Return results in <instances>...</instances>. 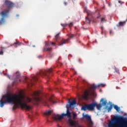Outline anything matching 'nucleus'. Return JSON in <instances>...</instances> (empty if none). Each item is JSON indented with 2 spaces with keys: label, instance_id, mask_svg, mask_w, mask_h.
Masks as SVG:
<instances>
[{
  "label": "nucleus",
  "instance_id": "1",
  "mask_svg": "<svg viewBox=\"0 0 127 127\" xmlns=\"http://www.w3.org/2000/svg\"><path fill=\"white\" fill-rule=\"evenodd\" d=\"M32 102V99L28 97H25L22 94L13 95L7 94L2 96V99L0 100V107H3L4 105L7 103L9 104H13L17 106H20L21 108L26 110H30V106L26 103Z\"/></svg>",
  "mask_w": 127,
  "mask_h": 127
},
{
  "label": "nucleus",
  "instance_id": "2",
  "mask_svg": "<svg viewBox=\"0 0 127 127\" xmlns=\"http://www.w3.org/2000/svg\"><path fill=\"white\" fill-rule=\"evenodd\" d=\"M53 75V69L51 68L49 69L45 70L42 69L40 71V72L37 73V75L32 77V80H30V82H28L27 80V77H25V80L26 82H27L28 86L30 87L34 84V82H37L38 80V76H41L42 77L50 78V76Z\"/></svg>",
  "mask_w": 127,
  "mask_h": 127
},
{
  "label": "nucleus",
  "instance_id": "3",
  "mask_svg": "<svg viewBox=\"0 0 127 127\" xmlns=\"http://www.w3.org/2000/svg\"><path fill=\"white\" fill-rule=\"evenodd\" d=\"M64 117H67L68 118V123L69 124V126L70 127H82L81 126L78 125L75 121H73L71 119V112H70L68 108L67 109V111L66 114L64 113H62V115L59 116V115H56L55 116V117H53V119L54 120L57 121L58 120H61Z\"/></svg>",
  "mask_w": 127,
  "mask_h": 127
},
{
  "label": "nucleus",
  "instance_id": "4",
  "mask_svg": "<svg viewBox=\"0 0 127 127\" xmlns=\"http://www.w3.org/2000/svg\"><path fill=\"white\" fill-rule=\"evenodd\" d=\"M108 127H127V119L123 117H116L109 123Z\"/></svg>",
  "mask_w": 127,
  "mask_h": 127
},
{
  "label": "nucleus",
  "instance_id": "5",
  "mask_svg": "<svg viewBox=\"0 0 127 127\" xmlns=\"http://www.w3.org/2000/svg\"><path fill=\"white\" fill-rule=\"evenodd\" d=\"M4 5L6 6V8L0 12V15H1L2 17L1 18V20H0V25L5 23V19H4V18L8 16L9 11H10V9L14 6V4L11 1H8V0L5 1Z\"/></svg>",
  "mask_w": 127,
  "mask_h": 127
},
{
  "label": "nucleus",
  "instance_id": "6",
  "mask_svg": "<svg viewBox=\"0 0 127 127\" xmlns=\"http://www.w3.org/2000/svg\"><path fill=\"white\" fill-rule=\"evenodd\" d=\"M40 92L34 91L32 93L31 96L33 98V101L36 102H39L40 101L39 98Z\"/></svg>",
  "mask_w": 127,
  "mask_h": 127
},
{
  "label": "nucleus",
  "instance_id": "7",
  "mask_svg": "<svg viewBox=\"0 0 127 127\" xmlns=\"http://www.w3.org/2000/svg\"><path fill=\"white\" fill-rule=\"evenodd\" d=\"M101 101L102 102L101 104H97V103H96V109H97L98 111L101 110L102 106H106V105L107 104V100L104 99V98H102Z\"/></svg>",
  "mask_w": 127,
  "mask_h": 127
},
{
  "label": "nucleus",
  "instance_id": "8",
  "mask_svg": "<svg viewBox=\"0 0 127 127\" xmlns=\"http://www.w3.org/2000/svg\"><path fill=\"white\" fill-rule=\"evenodd\" d=\"M85 106L89 109V111H93L96 106V102H93L91 104L85 105Z\"/></svg>",
  "mask_w": 127,
  "mask_h": 127
},
{
  "label": "nucleus",
  "instance_id": "9",
  "mask_svg": "<svg viewBox=\"0 0 127 127\" xmlns=\"http://www.w3.org/2000/svg\"><path fill=\"white\" fill-rule=\"evenodd\" d=\"M104 86L105 85L103 83L100 84L98 85L93 84L92 85V86H91L90 89L91 90H94L96 88H99L100 87H104Z\"/></svg>",
  "mask_w": 127,
  "mask_h": 127
},
{
  "label": "nucleus",
  "instance_id": "10",
  "mask_svg": "<svg viewBox=\"0 0 127 127\" xmlns=\"http://www.w3.org/2000/svg\"><path fill=\"white\" fill-rule=\"evenodd\" d=\"M46 47H49V44L48 42H46L45 47L44 48V51H51L52 50V48H47Z\"/></svg>",
  "mask_w": 127,
  "mask_h": 127
},
{
  "label": "nucleus",
  "instance_id": "11",
  "mask_svg": "<svg viewBox=\"0 0 127 127\" xmlns=\"http://www.w3.org/2000/svg\"><path fill=\"white\" fill-rule=\"evenodd\" d=\"M52 103V104H56L57 103V102L54 101L53 99L52 98V97H51L49 100H48V102L47 101L45 102V105H49L50 104V103Z\"/></svg>",
  "mask_w": 127,
  "mask_h": 127
},
{
  "label": "nucleus",
  "instance_id": "12",
  "mask_svg": "<svg viewBox=\"0 0 127 127\" xmlns=\"http://www.w3.org/2000/svg\"><path fill=\"white\" fill-rule=\"evenodd\" d=\"M76 104V102L75 100H73L72 101H70L69 100V107H74V106Z\"/></svg>",
  "mask_w": 127,
  "mask_h": 127
},
{
  "label": "nucleus",
  "instance_id": "13",
  "mask_svg": "<svg viewBox=\"0 0 127 127\" xmlns=\"http://www.w3.org/2000/svg\"><path fill=\"white\" fill-rule=\"evenodd\" d=\"M68 43V39L64 40L62 39V41H61L60 44H59V46H63L64 44H66Z\"/></svg>",
  "mask_w": 127,
  "mask_h": 127
},
{
  "label": "nucleus",
  "instance_id": "14",
  "mask_svg": "<svg viewBox=\"0 0 127 127\" xmlns=\"http://www.w3.org/2000/svg\"><path fill=\"white\" fill-rule=\"evenodd\" d=\"M89 93L88 91H85V92L84 93V98H85V99H87L88 97H89Z\"/></svg>",
  "mask_w": 127,
  "mask_h": 127
},
{
  "label": "nucleus",
  "instance_id": "15",
  "mask_svg": "<svg viewBox=\"0 0 127 127\" xmlns=\"http://www.w3.org/2000/svg\"><path fill=\"white\" fill-rule=\"evenodd\" d=\"M89 93L88 91H85V92L84 93V98H85V99H87L88 97H89Z\"/></svg>",
  "mask_w": 127,
  "mask_h": 127
},
{
  "label": "nucleus",
  "instance_id": "16",
  "mask_svg": "<svg viewBox=\"0 0 127 127\" xmlns=\"http://www.w3.org/2000/svg\"><path fill=\"white\" fill-rule=\"evenodd\" d=\"M83 118L85 119L87 121H91V117L89 116L88 115H84Z\"/></svg>",
  "mask_w": 127,
  "mask_h": 127
},
{
  "label": "nucleus",
  "instance_id": "17",
  "mask_svg": "<svg viewBox=\"0 0 127 127\" xmlns=\"http://www.w3.org/2000/svg\"><path fill=\"white\" fill-rule=\"evenodd\" d=\"M21 45H23V43L17 42L15 43H14L13 45L15 46V47H17V46H21Z\"/></svg>",
  "mask_w": 127,
  "mask_h": 127
},
{
  "label": "nucleus",
  "instance_id": "18",
  "mask_svg": "<svg viewBox=\"0 0 127 127\" xmlns=\"http://www.w3.org/2000/svg\"><path fill=\"white\" fill-rule=\"evenodd\" d=\"M1 51H0V55H3V51L5 50V49H6V48H4L3 47H1Z\"/></svg>",
  "mask_w": 127,
  "mask_h": 127
},
{
  "label": "nucleus",
  "instance_id": "19",
  "mask_svg": "<svg viewBox=\"0 0 127 127\" xmlns=\"http://www.w3.org/2000/svg\"><path fill=\"white\" fill-rule=\"evenodd\" d=\"M51 114H52V111L50 110L44 113V115L45 116H50Z\"/></svg>",
  "mask_w": 127,
  "mask_h": 127
},
{
  "label": "nucleus",
  "instance_id": "20",
  "mask_svg": "<svg viewBox=\"0 0 127 127\" xmlns=\"http://www.w3.org/2000/svg\"><path fill=\"white\" fill-rule=\"evenodd\" d=\"M101 23H105L107 22V20H106V16H103V17H101Z\"/></svg>",
  "mask_w": 127,
  "mask_h": 127
},
{
  "label": "nucleus",
  "instance_id": "21",
  "mask_svg": "<svg viewBox=\"0 0 127 127\" xmlns=\"http://www.w3.org/2000/svg\"><path fill=\"white\" fill-rule=\"evenodd\" d=\"M114 109L117 111V112H119L120 111V108L118 106V105H114Z\"/></svg>",
  "mask_w": 127,
  "mask_h": 127
},
{
  "label": "nucleus",
  "instance_id": "22",
  "mask_svg": "<svg viewBox=\"0 0 127 127\" xmlns=\"http://www.w3.org/2000/svg\"><path fill=\"white\" fill-rule=\"evenodd\" d=\"M126 24V21H124L123 22H120L119 23V26H123Z\"/></svg>",
  "mask_w": 127,
  "mask_h": 127
},
{
  "label": "nucleus",
  "instance_id": "23",
  "mask_svg": "<svg viewBox=\"0 0 127 127\" xmlns=\"http://www.w3.org/2000/svg\"><path fill=\"white\" fill-rule=\"evenodd\" d=\"M82 110H83L84 111H86L87 110H88V111H89V108L88 107H87L86 106H84L83 107H82Z\"/></svg>",
  "mask_w": 127,
  "mask_h": 127
},
{
  "label": "nucleus",
  "instance_id": "24",
  "mask_svg": "<svg viewBox=\"0 0 127 127\" xmlns=\"http://www.w3.org/2000/svg\"><path fill=\"white\" fill-rule=\"evenodd\" d=\"M112 109H113V105H110V107H109L108 109H107V111H108V113L111 112V110H112Z\"/></svg>",
  "mask_w": 127,
  "mask_h": 127
},
{
  "label": "nucleus",
  "instance_id": "25",
  "mask_svg": "<svg viewBox=\"0 0 127 127\" xmlns=\"http://www.w3.org/2000/svg\"><path fill=\"white\" fill-rule=\"evenodd\" d=\"M16 75V77L17 78H19V76H20V73H19V71H16V72H15Z\"/></svg>",
  "mask_w": 127,
  "mask_h": 127
},
{
  "label": "nucleus",
  "instance_id": "26",
  "mask_svg": "<svg viewBox=\"0 0 127 127\" xmlns=\"http://www.w3.org/2000/svg\"><path fill=\"white\" fill-rule=\"evenodd\" d=\"M85 20L86 22L88 24H90V20H89V19L88 18V17H85Z\"/></svg>",
  "mask_w": 127,
  "mask_h": 127
},
{
  "label": "nucleus",
  "instance_id": "27",
  "mask_svg": "<svg viewBox=\"0 0 127 127\" xmlns=\"http://www.w3.org/2000/svg\"><path fill=\"white\" fill-rule=\"evenodd\" d=\"M59 39V33L57 34V35L55 36V40L58 41Z\"/></svg>",
  "mask_w": 127,
  "mask_h": 127
},
{
  "label": "nucleus",
  "instance_id": "28",
  "mask_svg": "<svg viewBox=\"0 0 127 127\" xmlns=\"http://www.w3.org/2000/svg\"><path fill=\"white\" fill-rule=\"evenodd\" d=\"M61 25L64 28V27H66V26H68V24L67 23H64V24H61Z\"/></svg>",
  "mask_w": 127,
  "mask_h": 127
},
{
  "label": "nucleus",
  "instance_id": "29",
  "mask_svg": "<svg viewBox=\"0 0 127 127\" xmlns=\"http://www.w3.org/2000/svg\"><path fill=\"white\" fill-rule=\"evenodd\" d=\"M68 37L70 38H73L75 37V35L72 34H70L68 35Z\"/></svg>",
  "mask_w": 127,
  "mask_h": 127
},
{
  "label": "nucleus",
  "instance_id": "30",
  "mask_svg": "<svg viewBox=\"0 0 127 127\" xmlns=\"http://www.w3.org/2000/svg\"><path fill=\"white\" fill-rule=\"evenodd\" d=\"M114 70H115V72H117L118 74H120V71L119 69L117 68L116 67L114 68Z\"/></svg>",
  "mask_w": 127,
  "mask_h": 127
},
{
  "label": "nucleus",
  "instance_id": "31",
  "mask_svg": "<svg viewBox=\"0 0 127 127\" xmlns=\"http://www.w3.org/2000/svg\"><path fill=\"white\" fill-rule=\"evenodd\" d=\"M72 115H73V119H75V118H76V117H77L76 114L73 113V114H72Z\"/></svg>",
  "mask_w": 127,
  "mask_h": 127
},
{
  "label": "nucleus",
  "instance_id": "32",
  "mask_svg": "<svg viewBox=\"0 0 127 127\" xmlns=\"http://www.w3.org/2000/svg\"><path fill=\"white\" fill-rule=\"evenodd\" d=\"M53 56V54L49 53V56H48V58H52V57Z\"/></svg>",
  "mask_w": 127,
  "mask_h": 127
},
{
  "label": "nucleus",
  "instance_id": "33",
  "mask_svg": "<svg viewBox=\"0 0 127 127\" xmlns=\"http://www.w3.org/2000/svg\"><path fill=\"white\" fill-rule=\"evenodd\" d=\"M73 25V23L71 22L70 24H69V27H71Z\"/></svg>",
  "mask_w": 127,
  "mask_h": 127
},
{
  "label": "nucleus",
  "instance_id": "34",
  "mask_svg": "<svg viewBox=\"0 0 127 127\" xmlns=\"http://www.w3.org/2000/svg\"><path fill=\"white\" fill-rule=\"evenodd\" d=\"M87 14H88V16H91L92 15V14H91V13H89V12H87Z\"/></svg>",
  "mask_w": 127,
  "mask_h": 127
},
{
  "label": "nucleus",
  "instance_id": "35",
  "mask_svg": "<svg viewBox=\"0 0 127 127\" xmlns=\"http://www.w3.org/2000/svg\"><path fill=\"white\" fill-rule=\"evenodd\" d=\"M51 45L55 46V43L54 42H51Z\"/></svg>",
  "mask_w": 127,
  "mask_h": 127
},
{
  "label": "nucleus",
  "instance_id": "36",
  "mask_svg": "<svg viewBox=\"0 0 127 127\" xmlns=\"http://www.w3.org/2000/svg\"><path fill=\"white\" fill-rule=\"evenodd\" d=\"M100 17H101L100 15H99V16H98L97 17V19H99V18H100Z\"/></svg>",
  "mask_w": 127,
  "mask_h": 127
},
{
  "label": "nucleus",
  "instance_id": "37",
  "mask_svg": "<svg viewBox=\"0 0 127 127\" xmlns=\"http://www.w3.org/2000/svg\"><path fill=\"white\" fill-rule=\"evenodd\" d=\"M64 4L65 5H67V4H68V3H67V2H64Z\"/></svg>",
  "mask_w": 127,
  "mask_h": 127
},
{
  "label": "nucleus",
  "instance_id": "38",
  "mask_svg": "<svg viewBox=\"0 0 127 127\" xmlns=\"http://www.w3.org/2000/svg\"><path fill=\"white\" fill-rule=\"evenodd\" d=\"M7 77H8V79H10V76L9 75H7Z\"/></svg>",
  "mask_w": 127,
  "mask_h": 127
},
{
  "label": "nucleus",
  "instance_id": "39",
  "mask_svg": "<svg viewBox=\"0 0 127 127\" xmlns=\"http://www.w3.org/2000/svg\"><path fill=\"white\" fill-rule=\"evenodd\" d=\"M42 58V57L41 56H38V58L39 59H40V58Z\"/></svg>",
  "mask_w": 127,
  "mask_h": 127
},
{
  "label": "nucleus",
  "instance_id": "40",
  "mask_svg": "<svg viewBox=\"0 0 127 127\" xmlns=\"http://www.w3.org/2000/svg\"><path fill=\"white\" fill-rule=\"evenodd\" d=\"M118 2H119V3L122 4V1H119Z\"/></svg>",
  "mask_w": 127,
  "mask_h": 127
},
{
  "label": "nucleus",
  "instance_id": "41",
  "mask_svg": "<svg viewBox=\"0 0 127 127\" xmlns=\"http://www.w3.org/2000/svg\"><path fill=\"white\" fill-rule=\"evenodd\" d=\"M101 30H103V27L102 26H101Z\"/></svg>",
  "mask_w": 127,
  "mask_h": 127
},
{
  "label": "nucleus",
  "instance_id": "42",
  "mask_svg": "<svg viewBox=\"0 0 127 127\" xmlns=\"http://www.w3.org/2000/svg\"><path fill=\"white\" fill-rule=\"evenodd\" d=\"M111 32H112V31L110 30V34H111Z\"/></svg>",
  "mask_w": 127,
  "mask_h": 127
},
{
  "label": "nucleus",
  "instance_id": "43",
  "mask_svg": "<svg viewBox=\"0 0 127 127\" xmlns=\"http://www.w3.org/2000/svg\"><path fill=\"white\" fill-rule=\"evenodd\" d=\"M102 34H103L104 33V32L103 31H102Z\"/></svg>",
  "mask_w": 127,
  "mask_h": 127
},
{
  "label": "nucleus",
  "instance_id": "44",
  "mask_svg": "<svg viewBox=\"0 0 127 127\" xmlns=\"http://www.w3.org/2000/svg\"><path fill=\"white\" fill-rule=\"evenodd\" d=\"M59 127H61V126H60Z\"/></svg>",
  "mask_w": 127,
  "mask_h": 127
}]
</instances>
